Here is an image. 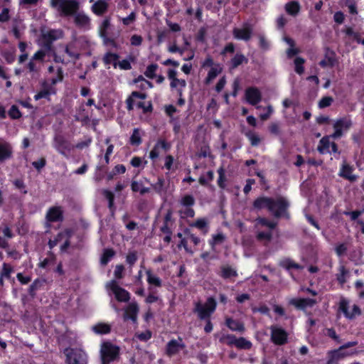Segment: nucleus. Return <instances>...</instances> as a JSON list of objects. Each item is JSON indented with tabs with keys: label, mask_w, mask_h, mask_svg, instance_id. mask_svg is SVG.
<instances>
[{
	"label": "nucleus",
	"mask_w": 364,
	"mask_h": 364,
	"mask_svg": "<svg viewBox=\"0 0 364 364\" xmlns=\"http://www.w3.org/2000/svg\"><path fill=\"white\" fill-rule=\"evenodd\" d=\"M195 203L193 197L191 195L184 196L181 200L182 206H192Z\"/></svg>",
	"instance_id": "nucleus-57"
},
{
	"label": "nucleus",
	"mask_w": 364,
	"mask_h": 364,
	"mask_svg": "<svg viewBox=\"0 0 364 364\" xmlns=\"http://www.w3.org/2000/svg\"><path fill=\"white\" fill-rule=\"evenodd\" d=\"M9 114L12 119H18L21 117V114L16 105L11 106L9 111Z\"/></svg>",
	"instance_id": "nucleus-60"
},
{
	"label": "nucleus",
	"mask_w": 364,
	"mask_h": 364,
	"mask_svg": "<svg viewBox=\"0 0 364 364\" xmlns=\"http://www.w3.org/2000/svg\"><path fill=\"white\" fill-rule=\"evenodd\" d=\"M46 52L43 50H38L30 59L27 64V68L31 73H38L41 69V65L44 60Z\"/></svg>",
	"instance_id": "nucleus-10"
},
{
	"label": "nucleus",
	"mask_w": 364,
	"mask_h": 364,
	"mask_svg": "<svg viewBox=\"0 0 364 364\" xmlns=\"http://www.w3.org/2000/svg\"><path fill=\"white\" fill-rule=\"evenodd\" d=\"M173 161H174V159L172 156L168 155V156H166L165 162H164V167L166 168V169H167L168 171H173L174 170Z\"/></svg>",
	"instance_id": "nucleus-61"
},
{
	"label": "nucleus",
	"mask_w": 364,
	"mask_h": 364,
	"mask_svg": "<svg viewBox=\"0 0 364 364\" xmlns=\"http://www.w3.org/2000/svg\"><path fill=\"white\" fill-rule=\"evenodd\" d=\"M186 50V47L179 48L176 42L173 43V44L170 45L168 48V50L170 53H179L181 55H183L184 51Z\"/></svg>",
	"instance_id": "nucleus-58"
},
{
	"label": "nucleus",
	"mask_w": 364,
	"mask_h": 364,
	"mask_svg": "<svg viewBox=\"0 0 364 364\" xmlns=\"http://www.w3.org/2000/svg\"><path fill=\"white\" fill-rule=\"evenodd\" d=\"M107 287L111 289L119 301L126 302L129 301L130 298L129 293L124 289L120 287L116 281L112 280L108 282Z\"/></svg>",
	"instance_id": "nucleus-9"
},
{
	"label": "nucleus",
	"mask_w": 364,
	"mask_h": 364,
	"mask_svg": "<svg viewBox=\"0 0 364 364\" xmlns=\"http://www.w3.org/2000/svg\"><path fill=\"white\" fill-rule=\"evenodd\" d=\"M46 218L50 222H58L63 219V211L60 207H53L47 213Z\"/></svg>",
	"instance_id": "nucleus-24"
},
{
	"label": "nucleus",
	"mask_w": 364,
	"mask_h": 364,
	"mask_svg": "<svg viewBox=\"0 0 364 364\" xmlns=\"http://www.w3.org/2000/svg\"><path fill=\"white\" fill-rule=\"evenodd\" d=\"M110 26L109 20L108 18L105 19L100 27V32L102 36H107V31Z\"/></svg>",
	"instance_id": "nucleus-59"
},
{
	"label": "nucleus",
	"mask_w": 364,
	"mask_h": 364,
	"mask_svg": "<svg viewBox=\"0 0 364 364\" xmlns=\"http://www.w3.org/2000/svg\"><path fill=\"white\" fill-rule=\"evenodd\" d=\"M252 28L249 23H245L242 28H235L232 33L235 38L247 41L251 38Z\"/></svg>",
	"instance_id": "nucleus-14"
},
{
	"label": "nucleus",
	"mask_w": 364,
	"mask_h": 364,
	"mask_svg": "<svg viewBox=\"0 0 364 364\" xmlns=\"http://www.w3.org/2000/svg\"><path fill=\"white\" fill-rule=\"evenodd\" d=\"M78 42L74 40L70 42L65 48V53L72 58H78L80 53L77 49Z\"/></svg>",
	"instance_id": "nucleus-27"
},
{
	"label": "nucleus",
	"mask_w": 364,
	"mask_h": 364,
	"mask_svg": "<svg viewBox=\"0 0 364 364\" xmlns=\"http://www.w3.org/2000/svg\"><path fill=\"white\" fill-rule=\"evenodd\" d=\"M348 275V271L345 268L344 266H340L338 269V273L336 275V279L341 284L346 283L347 277Z\"/></svg>",
	"instance_id": "nucleus-40"
},
{
	"label": "nucleus",
	"mask_w": 364,
	"mask_h": 364,
	"mask_svg": "<svg viewBox=\"0 0 364 364\" xmlns=\"http://www.w3.org/2000/svg\"><path fill=\"white\" fill-rule=\"evenodd\" d=\"M235 346L242 349H250L252 346V343L244 338H240L235 341Z\"/></svg>",
	"instance_id": "nucleus-47"
},
{
	"label": "nucleus",
	"mask_w": 364,
	"mask_h": 364,
	"mask_svg": "<svg viewBox=\"0 0 364 364\" xmlns=\"http://www.w3.org/2000/svg\"><path fill=\"white\" fill-rule=\"evenodd\" d=\"M208 222L205 218H198L191 225L192 227H195L200 230L204 231L207 232L208 231Z\"/></svg>",
	"instance_id": "nucleus-38"
},
{
	"label": "nucleus",
	"mask_w": 364,
	"mask_h": 364,
	"mask_svg": "<svg viewBox=\"0 0 364 364\" xmlns=\"http://www.w3.org/2000/svg\"><path fill=\"white\" fill-rule=\"evenodd\" d=\"M353 168L352 166L343 162L339 172V176L350 181H355L357 179V176L353 174Z\"/></svg>",
	"instance_id": "nucleus-22"
},
{
	"label": "nucleus",
	"mask_w": 364,
	"mask_h": 364,
	"mask_svg": "<svg viewBox=\"0 0 364 364\" xmlns=\"http://www.w3.org/2000/svg\"><path fill=\"white\" fill-rule=\"evenodd\" d=\"M333 100L331 97H324L318 102V107L320 108H324L330 106L333 102Z\"/></svg>",
	"instance_id": "nucleus-62"
},
{
	"label": "nucleus",
	"mask_w": 364,
	"mask_h": 364,
	"mask_svg": "<svg viewBox=\"0 0 364 364\" xmlns=\"http://www.w3.org/2000/svg\"><path fill=\"white\" fill-rule=\"evenodd\" d=\"M330 138H332L331 135L323 136L320 140L317 149L321 154L338 152V147L336 144L334 142H331L330 141Z\"/></svg>",
	"instance_id": "nucleus-13"
},
{
	"label": "nucleus",
	"mask_w": 364,
	"mask_h": 364,
	"mask_svg": "<svg viewBox=\"0 0 364 364\" xmlns=\"http://www.w3.org/2000/svg\"><path fill=\"white\" fill-rule=\"evenodd\" d=\"M340 308L345 314L346 316L349 318H352L360 314V310L358 306L355 304L350 306L346 301H342L341 302Z\"/></svg>",
	"instance_id": "nucleus-17"
},
{
	"label": "nucleus",
	"mask_w": 364,
	"mask_h": 364,
	"mask_svg": "<svg viewBox=\"0 0 364 364\" xmlns=\"http://www.w3.org/2000/svg\"><path fill=\"white\" fill-rule=\"evenodd\" d=\"M348 250L346 243H338L335 247V252L338 257L344 255Z\"/></svg>",
	"instance_id": "nucleus-54"
},
{
	"label": "nucleus",
	"mask_w": 364,
	"mask_h": 364,
	"mask_svg": "<svg viewBox=\"0 0 364 364\" xmlns=\"http://www.w3.org/2000/svg\"><path fill=\"white\" fill-rule=\"evenodd\" d=\"M114 255V252L113 250H109V249L105 250L103 252L102 257H101L102 264H103V265L107 264L110 261V259L113 257Z\"/></svg>",
	"instance_id": "nucleus-51"
},
{
	"label": "nucleus",
	"mask_w": 364,
	"mask_h": 364,
	"mask_svg": "<svg viewBox=\"0 0 364 364\" xmlns=\"http://www.w3.org/2000/svg\"><path fill=\"white\" fill-rule=\"evenodd\" d=\"M134 82L136 84L137 87L142 89L146 90L152 87V84L149 81L145 80L142 76L138 77Z\"/></svg>",
	"instance_id": "nucleus-42"
},
{
	"label": "nucleus",
	"mask_w": 364,
	"mask_h": 364,
	"mask_svg": "<svg viewBox=\"0 0 364 364\" xmlns=\"http://www.w3.org/2000/svg\"><path fill=\"white\" fill-rule=\"evenodd\" d=\"M108 8V4L105 0H98L92 6V12L98 16L105 14Z\"/></svg>",
	"instance_id": "nucleus-26"
},
{
	"label": "nucleus",
	"mask_w": 364,
	"mask_h": 364,
	"mask_svg": "<svg viewBox=\"0 0 364 364\" xmlns=\"http://www.w3.org/2000/svg\"><path fill=\"white\" fill-rule=\"evenodd\" d=\"M284 40L289 46V48L287 50V55L288 58H292L299 53V50L294 48V41L288 37H284Z\"/></svg>",
	"instance_id": "nucleus-35"
},
{
	"label": "nucleus",
	"mask_w": 364,
	"mask_h": 364,
	"mask_svg": "<svg viewBox=\"0 0 364 364\" xmlns=\"http://www.w3.org/2000/svg\"><path fill=\"white\" fill-rule=\"evenodd\" d=\"M254 206L257 209L266 208L275 217L279 218L286 216L289 203L286 198L281 196L276 198L262 197L255 200Z\"/></svg>",
	"instance_id": "nucleus-1"
},
{
	"label": "nucleus",
	"mask_w": 364,
	"mask_h": 364,
	"mask_svg": "<svg viewBox=\"0 0 364 364\" xmlns=\"http://www.w3.org/2000/svg\"><path fill=\"white\" fill-rule=\"evenodd\" d=\"M277 223L264 218H258L255 220L256 237L257 240L267 243L272 237V232Z\"/></svg>",
	"instance_id": "nucleus-2"
},
{
	"label": "nucleus",
	"mask_w": 364,
	"mask_h": 364,
	"mask_svg": "<svg viewBox=\"0 0 364 364\" xmlns=\"http://www.w3.org/2000/svg\"><path fill=\"white\" fill-rule=\"evenodd\" d=\"M269 329L270 338L273 343L282 346L287 343L288 333L283 328L277 325H272Z\"/></svg>",
	"instance_id": "nucleus-6"
},
{
	"label": "nucleus",
	"mask_w": 364,
	"mask_h": 364,
	"mask_svg": "<svg viewBox=\"0 0 364 364\" xmlns=\"http://www.w3.org/2000/svg\"><path fill=\"white\" fill-rule=\"evenodd\" d=\"M245 95L247 102L252 105H257L262 100V95L260 91L254 87L247 88Z\"/></svg>",
	"instance_id": "nucleus-15"
},
{
	"label": "nucleus",
	"mask_w": 364,
	"mask_h": 364,
	"mask_svg": "<svg viewBox=\"0 0 364 364\" xmlns=\"http://www.w3.org/2000/svg\"><path fill=\"white\" fill-rule=\"evenodd\" d=\"M304 62V59L300 57H297L294 60L295 72L299 75H301L304 71L303 66Z\"/></svg>",
	"instance_id": "nucleus-50"
},
{
	"label": "nucleus",
	"mask_w": 364,
	"mask_h": 364,
	"mask_svg": "<svg viewBox=\"0 0 364 364\" xmlns=\"http://www.w3.org/2000/svg\"><path fill=\"white\" fill-rule=\"evenodd\" d=\"M225 240V236L222 233H218L213 235L212 240L210 241V245L214 249L215 246L222 244Z\"/></svg>",
	"instance_id": "nucleus-48"
},
{
	"label": "nucleus",
	"mask_w": 364,
	"mask_h": 364,
	"mask_svg": "<svg viewBox=\"0 0 364 364\" xmlns=\"http://www.w3.org/2000/svg\"><path fill=\"white\" fill-rule=\"evenodd\" d=\"M12 272H13V268L10 264H9L7 263L3 264V267H2V269H1V277L9 278Z\"/></svg>",
	"instance_id": "nucleus-55"
},
{
	"label": "nucleus",
	"mask_w": 364,
	"mask_h": 364,
	"mask_svg": "<svg viewBox=\"0 0 364 364\" xmlns=\"http://www.w3.org/2000/svg\"><path fill=\"white\" fill-rule=\"evenodd\" d=\"M71 236V232L68 230H66L58 234L57 238L52 240H50L48 242L49 247L50 249L53 248L58 243L62 242L60 246V249L62 251H65L68 247L70 245V242L68 241L70 237Z\"/></svg>",
	"instance_id": "nucleus-12"
},
{
	"label": "nucleus",
	"mask_w": 364,
	"mask_h": 364,
	"mask_svg": "<svg viewBox=\"0 0 364 364\" xmlns=\"http://www.w3.org/2000/svg\"><path fill=\"white\" fill-rule=\"evenodd\" d=\"M131 186L134 192H139L142 195L149 191V188L144 187L139 181H132Z\"/></svg>",
	"instance_id": "nucleus-41"
},
{
	"label": "nucleus",
	"mask_w": 364,
	"mask_h": 364,
	"mask_svg": "<svg viewBox=\"0 0 364 364\" xmlns=\"http://www.w3.org/2000/svg\"><path fill=\"white\" fill-rule=\"evenodd\" d=\"M158 68V65L156 64H151L146 68L144 75L149 78H154L155 77V73Z\"/></svg>",
	"instance_id": "nucleus-56"
},
{
	"label": "nucleus",
	"mask_w": 364,
	"mask_h": 364,
	"mask_svg": "<svg viewBox=\"0 0 364 364\" xmlns=\"http://www.w3.org/2000/svg\"><path fill=\"white\" fill-rule=\"evenodd\" d=\"M352 122L349 117H343L336 120L333 123L334 132L331 134L332 138H340L343 134L347 132L351 127Z\"/></svg>",
	"instance_id": "nucleus-8"
},
{
	"label": "nucleus",
	"mask_w": 364,
	"mask_h": 364,
	"mask_svg": "<svg viewBox=\"0 0 364 364\" xmlns=\"http://www.w3.org/2000/svg\"><path fill=\"white\" fill-rule=\"evenodd\" d=\"M213 179V172L212 171H208L205 174L202 175L199 178V183L201 185H207Z\"/></svg>",
	"instance_id": "nucleus-52"
},
{
	"label": "nucleus",
	"mask_w": 364,
	"mask_h": 364,
	"mask_svg": "<svg viewBox=\"0 0 364 364\" xmlns=\"http://www.w3.org/2000/svg\"><path fill=\"white\" fill-rule=\"evenodd\" d=\"M220 275L225 279H232L237 276V272L232 267L228 265H224L221 267Z\"/></svg>",
	"instance_id": "nucleus-29"
},
{
	"label": "nucleus",
	"mask_w": 364,
	"mask_h": 364,
	"mask_svg": "<svg viewBox=\"0 0 364 364\" xmlns=\"http://www.w3.org/2000/svg\"><path fill=\"white\" fill-rule=\"evenodd\" d=\"M216 308V302L212 297H209L205 304L198 302L196 304L195 311L200 319L208 318Z\"/></svg>",
	"instance_id": "nucleus-5"
},
{
	"label": "nucleus",
	"mask_w": 364,
	"mask_h": 364,
	"mask_svg": "<svg viewBox=\"0 0 364 364\" xmlns=\"http://www.w3.org/2000/svg\"><path fill=\"white\" fill-rule=\"evenodd\" d=\"M181 218H193L195 215V212L191 206H183L179 210Z\"/></svg>",
	"instance_id": "nucleus-45"
},
{
	"label": "nucleus",
	"mask_w": 364,
	"mask_h": 364,
	"mask_svg": "<svg viewBox=\"0 0 364 364\" xmlns=\"http://www.w3.org/2000/svg\"><path fill=\"white\" fill-rule=\"evenodd\" d=\"M286 11L291 15H296L299 11V5L296 1L288 3L286 5Z\"/></svg>",
	"instance_id": "nucleus-44"
},
{
	"label": "nucleus",
	"mask_w": 364,
	"mask_h": 364,
	"mask_svg": "<svg viewBox=\"0 0 364 364\" xmlns=\"http://www.w3.org/2000/svg\"><path fill=\"white\" fill-rule=\"evenodd\" d=\"M12 152L11 145L4 139L0 138V161L10 159L12 156Z\"/></svg>",
	"instance_id": "nucleus-19"
},
{
	"label": "nucleus",
	"mask_w": 364,
	"mask_h": 364,
	"mask_svg": "<svg viewBox=\"0 0 364 364\" xmlns=\"http://www.w3.org/2000/svg\"><path fill=\"white\" fill-rule=\"evenodd\" d=\"M55 90L50 86H45L40 92H38L34 96L36 100H38L42 98H48L51 94H54Z\"/></svg>",
	"instance_id": "nucleus-30"
},
{
	"label": "nucleus",
	"mask_w": 364,
	"mask_h": 364,
	"mask_svg": "<svg viewBox=\"0 0 364 364\" xmlns=\"http://www.w3.org/2000/svg\"><path fill=\"white\" fill-rule=\"evenodd\" d=\"M355 345V343L349 342L346 345L342 346L339 349L329 352L327 364H334L337 363L341 358L349 355V353L345 351L346 348L353 346Z\"/></svg>",
	"instance_id": "nucleus-11"
},
{
	"label": "nucleus",
	"mask_w": 364,
	"mask_h": 364,
	"mask_svg": "<svg viewBox=\"0 0 364 364\" xmlns=\"http://www.w3.org/2000/svg\"><path fill=\"white\" fill-rule=\"evenodd\" d=\"M232 65L233 68H236L244 62H247L246 58L242 54H236L232 59Z\"/></svg>",
	"instance_id": "nucleus-53"
},
{
	"label": "nucleus",
	"mask_w": 364,
	"mask_h": 364,
	"mask_svg": "<svg viewBox=\"0 0 364 364\" xmlns=\"http://www.w3.org/2000/svg\"><path fill=\"white\" fill-rule=\"evenodd\" d=\"M222 69L219 65H215L210 68L208 73V76L206 78V82L208 83L210 82L213 80H214L221 72Z\"/></svg>",
	"instance_id": "nucleus-36"
},
{
	"label": "nucleus",
	"mask_w": 364,
	"mask_h": 364,
	"mask_svg": "<svg viewBox=\"0 0 364 364\" xmlns=\"http://www.w3.org/2000/svg\"><path fill=\"white\" fill-rule=\"evenodd\" d=\"M68 364H85L86 355L80 349L67 348L65 350Z\"/></svg>",
	"instance_id": "nucleus-7"
},
{
	"label": "nucleus",
	"mask_w": 364,
	"mask_h": 364,
	"mask_svg": "<svg viewBox=\"0 0 364 364\" xmlns=\"http://www.w3.org/2000/svg\"><path fill=\"white\" fill-rule=\"evenodd\" d=\"M289 303L298 309H305L307 307H311L316 303L312 299H292Z\"/></svg>",
	"instance_id": "nucleus-23"
},
{
	"label": "nucleus",
	"mask_w": 364,
	"mask_h": 364,
	"mask_svg": "<svg viewBox=\"0 0 364 364\" xmlns=\"http://www.w3.org/2000/svg\"><path fill=\"white\" fill-rule=\"evenodd\" d=\"M54 147L63 155L68 156L70 150V144L62 137L58 136L55 139Z\"/></svg>",
	"instance_id": "nucleus-21"
},
{
	"label": "nucleus",
	"mask_w": 364,
	"mask_h": 364,
	"mask_svg": "<svg viewBox=\"0 0 364 364\" xmlns=\"http://www.w3.org/2000/svg\"><path fill=\"white\" fill-rule=\"evenodd\" d=\"M145 98V94L138 92H133L130 98L128 100L129 109H132V103H135V102H137L136 100H144Z\"/></svg>",
	"instance_id": "nucleus-49"
},
{
	"label": "nucleus",
	"mask_w": 364,
	"mask_h": 364,
	"mask_svg": "<svg viewBox=\"0 0 364 364\" xmlns=\"http://www.w3.org/2000/svg\"><path fill=\"white\" fill-rule=\"evenodd\" d=\"M117 66L122 70H130L132 68L130 61L127 59L122 60L117 62Z\"/></svg>",
	"instance_id": "nucleus-64"
},
{
	"label": "nucleus",
	"mask_w": 364,
	"mask_h": 364,
	"mask_svg": "<svg viewBox=\"0 0 364 364\" xmlns=\"http://www.w3.org/2000/svg\"><path fill=\"white\" fill-rule=\"evenodd\" d=\"M226 324L232 331H243L245 330L243 324L238 321L228 318Z\"/></svg>",
	"instance_id": "nucleus-32"
},
{
	"label": "nucleus",
	"mask_w": 364,
	"mask_h": 364,
	"mask_svg": "<svg viewBox=\"0 0 364 364\" xmlns=\"http://www.w3.org/2000/svg\"><path fill=\"white\" fill-rule=\"evenodd\" d=\"M94 332L98 334H106L110 331V326L107 323H100L92 327Z\"/></svg>",
	"instance_id": "nucleus-33"
},
{
	"label": "nucleus",
	"mask_w": 364,
	"mask_h": 364,
	"mask_svg": "<svg viewBox=\"0 0 364 364\" xmlns=\"http://www.w3.org/2000/svg\"><path fill=\"white\" fill-rule=\"evenodd\" d=\"M119 353V348L118 346L109 342L103 343L100 348L102 364H109L110 362L115 360Z\"/></svg>",
	"instance_id": "nucleus-4"
},
{
	"label": "nucleus",
	"mask_w": 364,
	"mask_h": 364,
	"mask_svg": "<svg viewBox=\"0 0 364 364\" xmlns=\"http://www.w3.org/2000/svg\"><path fill=\"white\" fill-rule=\"evenodd\" d=\"M246 136L248 138V139L250 141V143L252 146H257L261 139L259 136L258 134H257L253 131H248L245 133Z\"/></svg>",
	"instance_id": "nucleus-43"
},
{
	"label": "nucleus",
	"mask_w": 364,
	"mask_h": 364,
	"mask_svg": "<svg viewBox=\"0 0 364 364\" xmlns=\"http://www.w3.org/2000/svg\"><path fill=\"white\" fill-rule=\"evenodd\" d=\"M139 312V306L136 302L130 303L124 311V318L131 319L133 322H136L137 314Z\"/></svg>",
	"instance_id": "nucleus-20"
},
{
	"label": "nucleus",
	"mask_w": 364,
	"mask_h": 364,
	"mask_svg": "<svg viewBox=\"0 0 364 364\" xmlns=\"http://www.w3.org/2000/svg\"><path fill=\"white\" fill-rule=\"evenodd\" d=\"M146 274L147 275V282L152 286H155L159 287L161 286V279L154 274L151 270H146Z\"/></svg>",
	"instance_id": "nucleus-31"
},
{
	"label": "nucleus",
	"mask_w": 364,
	"mask_h": 364,
	"mask_svg": "<svg viewBox=\"0 0 364 364\" xmlns=\"http://www.w3.org/2000/svg\"><path fill=\"white\" fill-rule=\"evenodd\" d=\"M63 78V75L62 69L60 68H56V76L51 79V82L53 85H55L57 82L62 81Z\"/></svg>",
	"instance_id": "nucleus-63"
},
{
	"label": "nucleus",
	"mask_w": 364,
	"mask_h": 364,
	"mask_svg": "<svg viewBox=\"0 0 364 364\" xmlns=\"http://www.w3.org/2000/svg\"><path fill=\"white\" fill-rule=\"evenodd\" d=\"M73 16L74 21L78 27L83 29L90 28V18L84 12H76Z\"/></svg>",
	"instance_id": "nucleus-18"
},
{
	"label": "nucleus",
	"mask_w": 364,
	"mask_h": 364,
	"mask_svg": "<svg viewBox=\"0 0 364 364\" xmlns=\"http://www.w3.org/2000/svg\"><path fill=\"white\" fill-rule=\"evenodd\" d=\"M25 28V26L21 21L15 22L12 26L11 32L16 38H20Z\"/></svg>",
	"instance_id": "nucleus-37"
},
{
	"label": "nucleus",
	"mask_w": 364,
	"mask_h": 364,
	"mask_svg": "<svg viewBox=\"0 0 364 364\" xmlns=\"http://www.w3.org/2000/svg\"><path fill=\"white\" fill-rule=\"evenodd\" d=\"M185 348V345L182 340H171L166 346V353L169 356L174 355L178 353L181 350Z\"/></svg>",
	"instance_id": "nucleus-16"
},
{
	"label": "nucleus",
	"mask_w": 364,
	"mask_h": 364,
	"mask_svg": "<svg viewBox=\"0 0 364 364\" xmlns=\"http://www.w3.org/2000/svg\"><path fill=\"white\" fill-rule=\"evenodd\" d=\"M170 86L172 89H175L179 96L182 95L183 89L186 86V82L183 79H173L170 83Z\"/></svg>",
	"instance_id": "nucleus-28"
},
{
	"label": "nucleus",
	"mask_w": 364,
	"mask_h": 364,
	"mask_svg": "<svg viewBox=\"0 0 364 364\" xmlns=\"http://www.w3.org/2000/svg\"><path fill=\"white\" fill-rule=\"evenodd\" d=\"M50 4L63 16L74 15L80 6L78 0H51Z\"/></svg>",
	"instance_id": "nucleus-3"
},
{
	"label": "nucleus",
	"mask_w": 364,
	"mask_h": 364,
	"mask_svg": "<svg viewBox=\"0 0 364 364\" xmlns=\"http://www.w3.org/2000/svg\"><path fill=\"white\" fill-rule=\"evenodd\" d=\"M119 56L115 53H109L104 57V62L107 65L112 64L114 68L117 66Z\"/></svg>",
	"instance_id": "nucleus-39"
},
{
	"label": "nucleus",
	"mask_w": 364,
	"mask_h": 364,
	"mask_svg": "<svg viewBox=\"0 0 364 364\" xmlns=\"http://www.w3.org/2000/svg\"><path fill=\"white\" fill-rule=\"evenodd\" d=\"M169 149V145L165 141H159L150 151L149 156L151 159H156L160 154V149L167 150Z\"/></svg>",
	"instance_id": "nucleus-25"
},
{
	"label": "nucleus",
	"mask_w": 364,
	"mask_h": 364,
	"mask_svg": "<svg viewBox=\"0 0 364 364\" xmlns=\"http://www.w3.org/2000/svg\"><path fill=\"white\" fill-rule=\"evenodd\" d=\"M141 134L139 129H134L130 137V143L132 145L138 146L141 144Z\"/></svg>",
	"instance_id": "nucleus-46"
},
{
	"label": "nucleus",
	"mask_w": 364,
	"mask_h": 364,
	"mask_svg": "<svg viewBox=\"0 0 364 364\" xmlns=\"http://www.w3.org/2000/svg\"><path fill=\"white\" fill-rule=\"evenodd\" d=\"M63 36V31L60 30H51L44 34L45 38L48 41L58 40Z\"/></svg>",
	"instance_id": "nucleus-34"
}]
</instances>
